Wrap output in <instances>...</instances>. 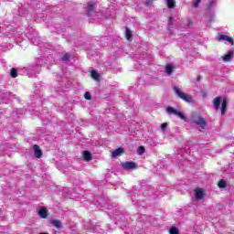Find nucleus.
Masks as SVG:
<instances>
[{
	"label": "nucleus",
	"instance_id": "28",
	"mask_svg": "<svg viewBox=\"0 0 234 234\" xmlns=\"http://www.w3.org/2000/svg\"><path fill=\"white\" fill-rule=\"evenodd\" d=\"M154 0H146L145 1V3H144V5H146V6H153V2H154Z\"/></svg>",
	"mask_w": 234,
	"mask_h": 234
},
{
	"label": "nucleus",
	"instance_id": "19",
	"mask_svg": "<svg viewBox=\"0 0 234 234\" xmlns=\"http://www.w3.org/2000/svg\"><path fill=\"white\" fill-rule=\"evenodd\" d=\"M165 72H166V74H168V76H171L173 74V72H174L173 65L166 64V66H165Z\"/></svg>",
	"mask_w": 234,
	"mask_h": 234
},
{
	"label": "nucleus",
	"instance_id": "24",
	"mask_svg": "<svg viewBox=\"0 0 234 234\" xmlns=\"http://www.w3.org/2000/svg\"><path fill=\"white\" fill-rule=\"evenodd\" d=\"M145 153V147L144 146H139L137 149V154L142 155Z\"/></svg>",
	"mask_w": 234,
	"mask_h": 234
},
{
	"label": "nucleus",
	"instance_id": "8",
	"mask_svg": "<svg viewBox=\"0 0 234 234\" xmlns=\"http://www.w3.org/2000/svg\"><path fill=\"white\" fill-rule=\"evenodd\" d=\"M220 101H222V97L220 96H218L213 100L212 103L216 111H218V109H220Z\"/></svg>",
	"mask_w": 234,
	"mask_h": 234
},
{
	"label": "nucleus",
	"instance_id": "15",
	"mask_svg": "<svg viewBox=\"0 0 234 234\" xmlns=\"http://www.w3.org/2000/svg\"><path fill=\"white\" fill-rule=\"evenodd\" d=\"M51 224L54 226V228H56V229H61L62 228L61 221L58 219L51 220Z\"/></svg>",
	"mask_w": 234,
	"mask_h": 234
},
{
	"label": "nucleus",
	"instance_id": "16",
	"mask_svg": "<svg viewBox=\"0 0 234 234\" xmlns=\"http://www.w3.org/2000/svg\"><path fill=\"white\" fill-rule=\"evenodd\" d=\"M123 153V148H117L112 153V156L113 158H116V156H120Z\"/></svg>",
	"mask_w": 234,
	"mask_h": 234
},
{
	"label": "nucleus",
	"instance_id": "20",
	"mask_svg": "<svg viewBox=\"0 0 234 234\" xmlns=\"http://www.w3.org/2000/svg\"><path fill=\"white\" fill-rule=\"evenodd\" d=\"M70 58H72V56H70V54H69V53H66L62 57V61L64 63H69V61H70Z\"/></svg>",
	"mask_w": 234,
	"mask_h": 234
},
{
	"label": "nucleus",
	"instance_id": "25",
	"mask_svg": "<svg viewBox=\"0 0 234 234\" xmlns=\"http://www.w3.org/2000/svg\"><path fill=\"white\" fill-rule=\"evenodd\" d=\"M175 25V18L173 16L168 17V27H173Z\"/></svg>",
	"mask_w": 234,
	"mask_h": 234
},
{
	"label": "nucleus",
	"instance_id": "30",
	"mask_svg": "<svg viewBox=\"0 0 234 234\" xmlns=\"http://www.w3.org/2000/svg\"><path fill=\"white\" fill-rule=\"evenodd\" d=\"M188 25L189 27H193V25H195V22H193V20H188Z\"/></svg>",
	"mask_w": 234,
	"mask_h": 234
},
{
	"label": "nucleus",
	"instance_id": "21",
	"mask_svg": "<svg viewBox=\"0 0 234 234\" xmlns=\"http://www.w3.org/2000/svg\"><path fill=\"white\" fill-rule=\"evenodd\" d=\"M176 5V2H175V0H167V7L169 9L175 8Z\"/></svg>",
	"mask_w": 234,
	"mask_h": 234
},
{
	"label": "nucleus",
	"instance_id": "17",
	"mask_svg": "<svg viewBox=\"0 0 234 234\" xmlns=\"http://www.w3.org/2000/svg\"><path fill=\"white\" fill-rule=\"evenodd\" d=\"M90 74H91V78L93 80H100V78H101V75H100V73L94 69L91 70Z\"/></svg>",
	"mask_w": 234,
	"mask_h": 234
},
{
	"label": "nucleus",
	"instance_id": "31",
	"mask_svg": "<svg viewBox=\"0 0 234 234\" xmlns=\"http://www.w3.org/2000/svg\"><path fill=\"white\" fill-rule=\"evenodd\" d=\"M200 80H202V76L198 75V76L197 77V81H200Z\"/></svg>",
	"mask_w": 234,
	"mask_h": 234
},
{
	"label": "nucleus",
	"instance_id": "9",
	"mask_svg": "<svg viewBox=\"0 0 234 234\" xmlns=\"http://www.w3.org/2000/svg\"><path fill=\"white\" fill-rule=\"evenodd\" d=\"M82 154L84 162H90L92 160V154L90 151H83Z\"/></svg>",
	"mask_w": 234,
	"mask_h": 234
},
{
	"label": "nucleus",
	"instance_id": "23",
	"mask_svg": "<svg viewBox=\"0 0 234 234\" xmlns=\"http://www.w3.org/2000/svg\"><path fill=\"white\" fill-rule=\"evenodd\" d=\"M169 233L170 234H180V232L178 231V228H176V227H172L169 229Z\"/></svg>",
	"mask_w": 234,
	"mask_h": 234
},
{
	"label": "nucleus",
	"instance_id": "1",
	"mask_svg": "<svg viewBox=\"0 0 234 234\" xmlns=\"http://www.w3.org/2000/svg\"><path fill=\"white\" fill-rule=\"evenodd\" d=\"M174 91L176 94V96H178V98L183 100V101H186V103H191V101H193V98L191 96L182 92V90H180L179 87L174 86Z\"/></svg>",
	"mask_w": 234,
	"mask_h": 234
},
{
	"label": "nucleus",
	"instance_id": "18",
	"mask_svg": "<svg viewBox=\"0 0 234 234\" xmlns=\"http://www.w3.org/2000/svg\"><path fill=\"white\" fill-rule=\"evenodd\" d=\"M218 186L220 188V189H224L226 187H228V183L224 180V179H220L218 183Z\"/></svg>",
	"mask_w": 234,
	"mask_h": 234
},
{
	"label": "nucleus",
	"instance_id": "5",
	"mask_svg": "<svg viewBox=\"0 0 234 234\" xmlns=\"http://www.w3.org/2000/svg\"><path fill=\"white\" fill-rule=\"evenodd\" d=\"M195 197L197 200H202L206 197V190L203 188L197 187L195 189Z\"/></svg>",
	"mask_w": 234,
	"mask_h": 234
},
{
	"label": "nucleus",
	"instance_id": "2",
	"mask_svg": "<svg viewBox=\"0 0 234 234\" xmlns=\"http://www.w3.org/2000/svg\"><path fill=\"white\" fill-rule=\"evenodd\" d=\"M166 112H169L170 114H174L175 116H178V118H180V120H183L184 122H187V117L184 114V112H178L174 107L166 108Z\"/></svg>",
	"mask_w": 234,
	"mask_h": 234
},
{
	"label": "nucleus",
	"instance_id": "26",
	"mask_svg": "<svg viewBox=\"0 0 234 234\" xmlns=\"http://www.w3.org/2000/svg\"><path fill=\"white\" fill-rule=\"evenodd\" d=\"M169 125V123L167 122H164L161 124V131H165V129H167V126Z\"/></svg>",
	"mask_w": 234,
	"mask_h": 234
},
{
	"label": "nucleus",
	"instance_id": "29",
	"mask_svg": "<svg viewBox=\"0 0 234 234\" xmlns=\"http://www.w3.org/2000/svg\"><path fill=\"white\" fill-rule=\"evenodd\" d=\"M202 0H196L195 3L193 4L194 8H197L198 7V4L201 2Z\"/></svg>",
	"mask_w": 234,
	"mask_h": 234
},
{
	"label": "nucleus",
	"instance_id": "10",
	"mask_svg": "<svg viewBox=\"0 0 234 234\" xmlns=\"http://www.w3.org/2000/svg\"><path fill=\"white\" fill-rule=\"evenodd\" d=\"M38 215L41 218H47L48 217V210L45 207H40L38 210Z\"/></svg>",
	"mask_w": 234,
	"mask_h": 234
},
{
	"label": "nucleus",
	"instance_id": "4",
	"mask_svg": "<svg viewBox=\"0 0 234 234\" xmlns=\"http://www.w3.org/2000/svg\"><path fill=\"white\" fill-rule=\"evenodd\" d=\"M194 123L198 125L200 129H206L207 125V121L204 117H198L197 120H194Z\"/></svg>",
	"mask_w": 234,
	"mask_h": 234
},
{
	"label": "nucleus",
	"instance_id": "14",
	"mask_svg": "<svg viewBox=\"0 0 234 234\" xmlns=\"http://www.w3.org/2000/svg\"><path fill=\"white\" fill-rule=\"evenodd\" d=\"M234 52L233 50H230L228 52V54L224 55L222 57L223 61H231L233 59Z\"/></svg>",
	"mask_w": 234,
	"mask_h": 234
},
{
	"label": "nucleus",
	"instance_id": "12",
	"mask_svg": "<svg viewBox=\"0 0 234 234\" xmlns=\"http://www.w3.org/2000/svg\"><path fill=\"white\" fill-rule=\"evenodd\" d=\"M96 9V3L89 2L87 5L88 15L90 16V12H94Z\"/></svg>",
	"mask_w": 234,
	"mask_h": 234
},
{
	"label": "nucleus",
	"instance_id": "27",
	"mask_svg": "<svg viewBox=\"0 0 234 234\" xmlns=\"http://www.w3.org/2000/svg\"><path fill=\"white\" fill-rule=\"evenodd\" d=\"M84 98H85V100H91L90 92L86 91L84 93Z\"/></svg>",
	"mask_w": 234,
	"mask_h": 234
},
{
	"label": "nucleus",
	"instance_id": "11",
	"mask_svg": "<svg viewBox=\"0 0 234 234\" xmlns=\"http://www.w3.org/2000/svg\"><path fill=\"white\" fill-rule=\"evenodd\" d=\"M226 109H228V99L224 98L221 102V116L226 114Z\"/></svg>",
	"mask_w": 234,
	"mask_h": 234
},
{
	"label": "nucleus",
	"instance_id": "13",
	"mask_svg": "<svg viewBox=\"0 0 234 234\" xmlns=\"http://www.w3.org/2000/svg\"><path fill=\"white\" fill-rule=\"evenodd\" d=\"M125 37L127 41H133V31H131V29L128 27H125Z\"/></svg>",
	"mask_w": 234,
	"mask_h": 234
},
{
	"label": "nucleus",
	"instance_id": "3",
	"mask_svg": "<svg viewBox=\"0 0 234 234\" xmlns=\"http://www.w3.org/2000/svg\"><path fill=\"white\" fill-rule=\"evenodd\" d=\"M122 167L126 171H133L138 167V165L133 161L131 162H124L122 164Z\"/></svg>",
	"mask_w": 234,
	"mask_h": 234
},
{
	"label": "nucleus",
	"instance_id": "22",
	"mask_svg": "<svg viewBox=\"0 0 234 234\" xmlns=\"http://www.w3.org/2000/svg\"><path fill=\"white\" fill-rule=\"evenodd\" d=\"M11 78H17V69L16 68H12L10 70Z\"/></svg>",
	"mask_w": 234,
	"mask_h": 234
},
{
	"label": "nucleus",
	"instance_id": "7",
	"mask_svg": "<svg viewBox=\"0 0 234 234\" xmlns=\"http://www.w3.org/2000/svg\"><path fill=\"white\" fill-rule=\"evenodd\" d=\"M228 41V43H231L232 46H234V40L233 37L228 36V35H219L218 41Z\"/></svg>",
	"mask_w": 234,
	"mask_h": 234
},
{
	"label": "nucleus",
	"instance_id": "6",
	"mask_svg": "<svg viewBox=\"0 0 234 234\" xmlns=\"http://www.w3.org/2000/svg\"><path fill=\"white\" fill-rule=\"evenodd\" d=\"M33 151L35 153V156L37 158H42L43 157V151L41 150V148L39 147V145L35 144L33 146Z\"/></svg>",
	"mask_w": 234,
	"mask_h": 234
}]
</instances>
